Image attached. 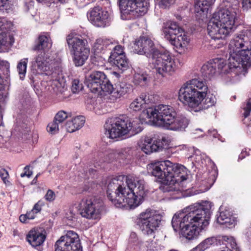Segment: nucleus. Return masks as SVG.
<instances>
[{
    "instance_id": "nucleus-1",
    "label": "nucleus",
    "mask_w": 251,
    "mask_h": 251,
    "mask_svg": "<svg viewBox=\"0 0 251 251\" xmlns=\"http://www.w3.org/2000/svg\"><path fill=\"white\" fill-rule=\"evenodd\" d=\"M210 208V203L204 201L195 203L176 213L172 220L174 230L180 231L188 240L197 238L200 232L209 224Z\"/></svg>"
},
{
    "instance_id": "nucleus-2",
    "label": "nucleus",
    "mask_w": 251,
    "mask_h": 251,
    "mask_svg": "<svg viewBox=\"0 0 251 251\" xmlns=\"http://www.w3.org/2000/svg\"><path fill=\"white\" fill-rule=\"evenodd\" d=\"M147 169L149 173L164 185L163 191L173 195L181 194L183 189L180 183L188 178L190 173L183 165L169 160L151 163Z\"/></svg>"
},
{
    "instance_id": "nucleus-3",
    "label": "nucleus",
    "mask_w": 251,
    "mask_h": 251,
    "mask_svg": "<svg viewBox=\"0 0 251 251\" xmlns=\"http://www.w3.org/2000/svg\"><path fill=\"white\" fill-rule=\"evenodd\" d=\"M133 50L135 53L146 55L149 58L151 68L163 77L173 75L177 69L175 59L171 53L167 51L160 52L148 37L141 36L136 40Z\"/></svg>"
},
{
    "instance_id": "nucleus-4",
    "label": "nucleus",
    "mask_w": 251,
    "mask_h": 251,
    "mask_svg": "<svg viewBox=\"0 0 251 251\" xmlns=\"http://www.w3.org/2000/svg\"><path fill=\"white\" fill-rule=\"evenodd\" d=\"M208 86L203 80L194 78L184 83L178 92V100L184 105L195 111L207 109L214 105L216 97L207 94Z\"/></svg>"
},
{
    "instance_id": "nucleus-5",
    "label": "nucleus",
    "mask_w": 251,
    "mask_h": 251,
    "mask_svg": "<svg viewBox=\"0 0 251 251\" xmlns=\"http://www.w3.org/2000/svg\"><path fill=\"white\" fill-rule=\"evenodd\" d=\"M142 116L157 126L174 131H183L189 123L186 117L182 115L177 116L175 109L168 105L159 104L148 108L143 111Z\"/></svg>"
},
{
    "instance_id": "nucleus-6",
    "label": "nucleus",
    "mask_w": 251,
    "mask_h": 251,
    "mask_svg": "<svg viewBox=\"0 0 251 251\" xmlns=\"http://www.w3.org/2000/svg\"><path fill=\"white\" fill-rule=\"evenodd\" d=\"M236 13L231 8H223L212 15L207 25L208 35L214 40L224 39L233 32Z\"/></svg>"
},
{
    "instance_id": "nucleus-7",
    "label": "nucleus",
    "mask_w": 251,
    "mask_h": 251,
    "mask_svg": "<svg viewBox=\"0 0 251 251\" xmlns=\"http://www.w3.org/2000/svg\"><path fill=\"white\" fill-rule=\"evenodd\" d=\"M243 37L236 34L228 45V66L230 68H243L247 70L251 67V47L240 45L239 41Z\"/></svg>"
},
{
    "instance_id": "nucleus-8",
    "label": "nucleus",
    "mask_w": 251,
    "mask_h": 251,
    "mask_svg": "<svg viewBox=\"0 0 251 251\" xmlns=\"http://www.w3.org/2000/svg\"><path fill=\"white\" fill-rule=\"evenodd\" d=\"M139 120L130 122L125 117H112L107 120L105 125V134L109 138L116 139L131 131L136 134L142 130Z\"/></svg>"
},
{
    "instance_id": "nucleus-9",
    "label": "nucleus",
    "mask_w": 251,
    "mask_h": 251,
    "mask_svg": "<svg viewBox=\"0 0 251 251\" xmlns=\"http://www.w3.org/2000/svg\"><path fill=\"white\" fill-rule=\"evenodd\" d=\"M126 182L123 196L125 207L128 206L133 209L141 203L146 195L145 181L143 179H133L129 176H126Z\"/></svg>"
},
{
    "instance_id": "nucleus-10",
    "label": "nucleus",
    "mask_w": 251,
    "mask_h": 251,
    "mask_svg": "<svg viewBox=\"0 0 251 251\" xmlns=\"http://www.w3.org/2000/svg\"><path fill=\"white\" fill-rule=\"evenodd\" d=\"M66 41L73 61L76 66H82L87 59L90 50L87 41L81 35L71 33L66 37Z\"/></svg>"
},
{
    "instance_id": "nucleus-11",
    "label": "nucleus",
    "mask_w": 251,
    "mask_h": 251,
    "mask_svg": "<svg viewBox=\"0 0 251 251\" xmlns=\"http://www.w3.org/2000/svg\"><path fill=\"white\" fill-rule=\"evenodd\" d=\"M162 35L177 51L183 52L187 49L190 39L184 30L176 22H168L162 29Z\"/></svg>"
},
{
    "instance_id": "nucleus-12",
    "label": "nucleus",
    "mask_w": 251,
    "mask_h": 251,
    "mask_svg": "<svg viewBox=\"0 0 251 251\" xmlns=\"http://www.w3.org/2000/svg\"><path fill=\"white\" fill-rule=\"evenodd\" d=\"M161 220V216L156 211L147 209L139 215L138 224L143 234L152 235Z\"/></svg>"
},
{
    "instance_id": "nucleus-13",
    "label": "nucleus",
    "mask_w": 251,
    "mask_h": 251,
    "mask_svg": "<svg viewBox=\"0 0 251 251\" xmlns=\"http://www.w3.org/2000/svg\"><path fill=\"white\" fill-rule=\"evenodd\" d=\"M85 84L92 93L100 95L102 93L109 92L113 89V85L105 75L100 71L92 73L86 79Z\"/></svg>"
},
{
    "instance_id": "nucleus-14",
    "label": "nucleus",
    "mask_w": 251,
    "mask_h": 251,
    "mask_svg": "<svg viewBox=\"0 0 251 251\" xmlns=\"http://www.w3.org/2000/svg\"><path fill=\"white\" fill-rule=\"evenodd\" d=\"M126 180V176H119L117 177L111 178L108 182L107 186V195L109 199L112 203L119 208L125 207L124 193L125 185L122 183V181Z\"/></svg>"
},
{
    "instance_id": "nucleus-15",
    "label": "nucleus",
    "mask_w": 251,
    "mask_h": 251,
    "mask_svg": "<svg viewBox=\"0 0 251 251\" xmlns=\"http://www.w3.org/2000/svg\"><path fill=\"white\" fill-rule=\"evenodd\" d=\"M102 202L93 197L83 199L78 205V210L82 217L88 219L100 218L102 210Z\"/></svg>"
},
{
    "instance_id": "nucleus-16",
    "label": "nucleus",
    "mask_w": 251,
    "mask_h": 251,
    "mask_svg": "<svg viewBox=\"0 0 251 251\" xmlns=\"http://www.w3.org/2000/svg\"><path fill=\"white\" fill-rule=\"evenodd\" d=\"M54 251H82L78 235L73 231H68L56 242Z\"/></svg>"
},
{
    "instance_id": "nucleus-17",
    "label": "nucleus",
    "mask_w": 251,
    "mask_h": 251,
    "mask_svg": "<svg viewBox=\"0 0 251 251\" xmlns=\"http://www.w3.org/2000/svg\"><path fill=\"white\" fill-rule=\"evenodd\" d=\"M89 21L95 26L105 27L110 25L109 15L107 11L96 6L87 13Z\"/></svg>"
},
{
    "instance_id": "nucleus-18",
    "label": "nucleus",
    "mask_w": 251,
    "mask_h": 251,
    "mask_svg": "<svg viewBox=\"0 0 251 251\" xmlns=\"http://www.w3.org/2000/svg\"><path fill=\"white\" fill-rule=\"evenodd\" d=\"M11 23L4 18H0V51H7L14 42L13 37L8 34Z\"/></svg>"
},
{
    "instance_id": "nucleus-19",
    "label": "nucleus",
    "mask_w": 251,
    "mask_h": 251,
    "mask_svg": "<svg viewBox=\"0 0 251 251\" xmlns=\"http://www.w3.org/2000/svg\"><path fill=\"white\" fill-rule=\"evenodd\" d=\"M51 60L49 52L40 51L31 62L32 70L38 74L45 73L50 69Z\"/></svg>"
},
{
    "instance_id": "nucleus-20",
    "label": "nucleus",
    "mask_w": 251,
    "mask_h": 251,
    "mask_svg": "<svg viewBox=\"0 0 251 251\" xmlns=\"http://www.w3.org/2000/svg\"><path fill=\"white\" fill-rule=\"evenodd\" d=\"M161 140V142L160 140L158 141H153L150 137H146L139 146L142 151L145 153L150 154L154 151H158L162 150L163 148L162 141H165V139L162 138Z\"/></svg>"
},
{
    "instance_id": "nucleus-21",
    "label": "nucleus",
    "mask_w": 251,
    "mask_h": 251,
    "mask_svg": "<svg viewBox=\"0 0 251 251\" xmlns=\"http://www.w3.org/2000/svg\"><path fill=\"white\" fill-rule=\"evenodd\" d=\"M131 90V85L125 82L119 81L115 84V87L111 92H106L110 94V99L113 101L123 98Z\"/></svg>"
},
{
    "instance_id": "nucleus-22",
    "label": "nucleus",
    "mask_w": 251,
    "mask_h": 251,
    "mask_svg": "<svg viewBox=\"0 0 251 251\" xmlns=\"http://www.w3.org/2000/svg\"><path fill=\"white\" fill-rule=\"evenodd\" d=\"M119 6L121 13V18L123 20L131 18L130 15H134L135 4L134 0H118Z\"/></svg>"
},
{
    "instance_id": "nucleus-23",
    "label": "nucleus",
    "mask_w": 251,
    "mask_h": 251,
    "mask_svg": "<svg viewBox=\"0 0 251 251\" xmlns=\"http://www.w3.org/2000/svg\"><path fill=\"white\" fill-rule=\"evenodd\" d=\"M215 0H196L195 12L199 19L206 17L208 10Z\"/></svg>"
},
{
    "instance_id": "nucleus-24",
    "label": "nucleus",
    "mask_w": 251,
    "mask_h": 251,
    "mask_svg": "<svg viewBox=\"0 0 251 251\" xmlns=\"http://www.w3.org/2000/svg\"><path fill=\"white\" fill-rule=\"evenodd\" d=\"M46 236L42 233L35 229L31 230L26 235V240L33 248L40 246L43 244Z\"/></svg>"
},
{
    "instance_id": "nucleus-25",
    "label": "nucleus",
    "mask_w": 251,
    "mask_h": 251,
    "mask_svg": "<svg viewBox=\"0 0 251 251\" xmlns=\"http://www.w3.org/2000/svg\"><path fill=\"white\" fill-rule=\"evenodd\" d=\"M85 121V118L82 116L75 117L67 121L65 125L66 130L69 132H73L81 128L84 124Z\"/></svg>"
},
{
    "instance_id": "nucleus-26",
    "label": "nucleus",
    "mask_w": 251,
    "mask_h": 251,
    "mask_svg": "<svg viewBox=\"0 0 251 251\" xmlns=\"http://www.w3.org/2000/svg\"><path fill=\"white\" fill-rule=\"evenodd\" d=\"M65 82L62 79H55L48 82V90L56 94L62 93L65 90Z\"/></svg>"
},
{
    "instance_id": "nucleus-27",
    "label": "nucleus",
    "mask_w": 251,
    "mask_h": 251,
    "mask_svg": "<svg viewBox=\"0 0 251 251\" xmlns=\"http://www.w3.org/2000/svg\"><path fill=\"white\" fill-rule=\"evenodd\" d=\"M51 42L48 35H41L38 38V43L34 47L35 50L46 51L48 52L51 47Z\"/></svg>"
},
{
    "instance_id": "nucleus-28",
    "label": "nucleus",
    "mask_w": 251,
    "mask_h": 251,
    "mask_svg": "<svg viewBox=\"0 0 251 251\" xmlns=\"http://www.w3.org/2000/svg\"><path fill=\"white\" fill-rule=\"evenodd\" d=\"M113 42L107 39L99 38L95 41L93 46V50L96 54L99 53L107 48L111 49Z\"/></svg>"
},
{
    "instance_id": "nucleus-29",
    "label": "nucleus",
    "mask_w": 251,
    "mask_h": 251,
    "mask_svg": "<svg viewBox=\"0 0 251 251\" xmlns=\"http://www.w3.org/2000/svg\"><path fill=\"white\" fill-rule=\"evenodd\" d=\"M110 62L114 64L122 72L126 70L129 67V61L125 55H119L113 59H109Z\"/></svg>"
},
{
    "instance_id": "nucleus-30",
    "label": "nucleus",
    "mask_w": 251,
    "mask_h": 251,
    "mask_svg": "<svg viewBox=\"0 0 251 251\" xmlns=\"http://www.w3.org/2000/svg\"><path fill=\"white\" fill-rule=\"evenodd\" d=\"M212 62L214 64V67L217 69V73H228L232 72L233 69L236 68H230L228 65V58L227 60V63L225 62L224 59L222 58H215L213 59Z\"/></svg>"
},
{
    "instance_id": "nucleus-31",
    "label": "nucleus",
    "mask_w": 251,
    "mask_h": 251,
    "mask_svg": "<svg viewBox=\"0 0 251 251\" xmlns=\"http://www.w3.org/2000/svg\"><path fill=\"white\" fill-rule=\"evenodd\" d=\"M201 72L203 76L207 79H211L217 73V69L214 67L212 60L202 66Z\"/></svg>"
},
{
    "instance_id": "nucleus-32",
    "label": "nucleus",
    "mask_w": 251,
    "mask_h": 251,
    "mask_svg": "<svg viewBox=\"0 0 251 251\" xmlns=\"http://www.w3.org/2000/svg\"><path fill=\"white\" fill-rule=\"evenodd\" d=\"M212 246H219V236L206 238L197 246L196 249L200 251H203Z\"/></svg>"
},
{
    "instance_id": "nucleus-33",
    "label": "nucleus",
    "mask_w": 251,
    "mask_h": 251,
    "mask_svg": "<svg viewBox=\"0 0 251 251\" xmlns=\"http://www.w3.org/2000/svg\"><path fill=\"white\" fill-rule=\"evenodd\" d=\"M217 221L220 225L227 224L228 226L233 225L234 222L230 212L227 210L221 211L217 218Z\"/></svg>"
},
{
    "instance_id": "nucleus-34",
    "label": "nucleus",
    "mask_w": 251,
    "mask_h": 251,
    "mask_svg": "<svg viewBox=\"0 0 251 251\" xmlns=\"http://www.w3.org/2000/svg\"><path fill=\"white\" fill-rule=\"evenodd\" d=\"M147 96L141 95L140 97L135 99L130 104L129 108L134 111H138L144 107V105L148 103L149 99H147Z\"/></svg>"
},
{
    "instance_id": "nucleus-35",
    "label": "nucleus",
    "mask_w": 251,
    "mask_h": 251,
    "mask_svg": "<svg viewBox=\"0 0 251 251\" xmlns=\"http://www.w3.org/2000/svg\"><path fill=\"white\" fill-rule=\"evenodd\" d=\"M135 4V13L140 15L145 14L149 5V0H134Z\"/></svg>"
},
{
    "instance_id": "nucleus-36",
    "label": "nucleus",
    "mask_w": 251,
    "mask_h": 251,
    "mask_svg": "<svg viewBox=\"0 0 251 251\" xmlns=\"http://www.w3.org/2000/svg\"><path fill=\"white\" fill-rule=\"evenodd\" d=\"M27 62L28 58H25L21 59L17 65L18 73L20 75V78L22 80H23L25 78L26 72Z\"/></svg>"
},
{
    "instance_id": "nucleus-37",
    "label": "nucleus",
    "mask_w": 251,
    "mask_h": 251,
    "mask_svg": "<svg viewBox=\"0 0 251 251\" xmlns=\"http://www.w3.org/2000/svg\"><path fill=\"white\" fill-rule=\"evenodd\" d=\"M240 34L243 37V41L241 39L239 42V43H241L240 45H244L246 47H251V30L243 31Z\"/></svg>"
},
{
    "instance_id": "nucleus-38",
    "label": "nucleus",
    "mask_w": 251,
    "mask_h": 251,
    "mask_svg": "<svg viewBox=\"0 0 251 251\" xmlns=\"http://www.w3.org/2000/svg\"><path fill=\"white\" fill-rule=\"evenodd\" d=\"M13 0H0V10L8 13L12 9Z\"/></svg>"
},
{
    "instance_id": "nucleus-39",
    "label": "nucleus",
    "mask_w": 251,
    "mask_h": 251,
    "mask_svg": "<svg viewBox=\"0 0 251 251\" xmlns=\"http://www.w3.org/2000/svg\"><path fill=\"white\" fill-rule=\"evenodd\" d=\"M133 81L135 85L144 86L147 82V76L144 74H136L134 75Z\"/></svg>"
},
{
    "instance_id": "nucleus-40",
    "label": "nucleus",
    "mask_w": 251,
    "mask_h": 251,
    "mask_svg": "<svg viewBox=\"0 0 251 251\" xmlns=\"http://www.w3.org/2000/svg\"><path fill=\"white\" fill-rule=\"evenodd\" d=\"M60 126H62V125L54 120L52 122L49 124L47 130L50 133L55 134L59 131Z\"/></svg>"
},
{
    "instance_id": "nucleus-41",
    "label": "nucleus",
    "mask_w": 251,
    "mask_h": 251,
    "mask_svg": "<svg viewBox=\"0 0 251 251\" xmlns=\"http://www.w3.org/2000/svg\"><path fill=\"white\" fill-rule=\"evenodd\" d=\"M36 214V213L32 209L27 212L25 214L21 215L19 217V220L22 223H26L27 220L34 219L35 217Z\"/></svg>"
},
{
    "instance_id": "nucleus-42",
    "label": "nucleus",
    "mask_w": 251,
    "mask_h": 251,
    "mask_svg": "<svg viewBox=\"0 0 251 251\" xmlns=\"http://www.w3.org/2000/svg\"><path fill=\"white\" fill-rule=\"evenodd\" d=\"M139 248L140 251H156L153 244L148 242L141 243Z\"/></svg>"
},
{
    "instance_id": "nucleus-43",
    "label": "nucleus",
    "mask_w": 251,
    "mask_h": 251,
    "mask_svg": "<svg viewBox=\"0 0 251 251\" xmlns=\"http://www.w3.org/2000/svg\"><path fill=\"white\" fill-rule=\"evenodd\" d=\"M119 55H125L124 53L123 48L121 45H117L114 47L113 50L111 52V55L109 59H113L115 57Z\"/></svg>"
},
{
    "instance_id": "nucleus-44",
    "label": "nucleus",
    "mask_w": 251,
    "mask_h": 251,
    "mask_svg": "<svg viewBox=\"0 0 251 251\" xmlns=\"http://www.w3.org/2000/svg\"><path fill=\"white\" fill-rule=\"evenodd\" d=\"M68 116V115L66 112L60 111L56 114L54 120L62 125V123Z\"/></svg>"
},
{
    "instance_id": "nucleus-45",
    "label": "nucleus",
    "mask_w": 251,
    "mask_h": 251,
    "mask_svg": "<svg viewBox=\"0 0 251 251\" xmlns=\"http://www.w3.org/2000/svg\"><path fill=\"white\" fill-rule=\"evenodd\" d=\"M83 88L82 84L77 79H75L73 81L72 85V91L73 93H77Z\"/></svg>"
},
{
    "instance_id": "nucleus-46",
    "label": "nucleus",
    "mask_w": 251,
    "mask_h": 251,
    "mask_svg": "<svg viewBox=\"0 0 251 251\" xmlns=\"http://www.w3.org/2000/svg\"><path fill=\"white\" fill-rule=\"evenodd\" d=\"M159 7L166 9L169 8L171 5L173 4L176 0H157Z\"/></svg>"
},
{
    "instance_id": "nucleus-47",
    "label": "nucleus",
    "mask_w": 251,
    "mask_h": 251,
    "mask_svg": "<svg viewBox=\"0 0 251 251\" xmlns=\"http://www.w3.org/2000/svg\"><path fill=\"white\" fill-rule=\"evenodd\" d=\"M56 197L54 192L51 190H48L45 196V198L46 201L49 202L53 201Z\"/></svg>"
},
{
    "instance_id": "nucleus-48",
    "label": "nucleus",
    "mask_w": 251,
    "mask_h": 251,
    "mask_svg": "<svg viewBox=\"0 0 251 251\" xmlns=\"http://www.w3.org/2000/svg\"><path fill=\"white\" fill-rule=\"evenodd\" d=\"M44 205V202L42 201H39L32 209L35 213H38L41 210L42 207Z\"/></svg>"
},
{
    "instance_id": "nucleus-49",
    "label": "nucleus",
    "mask_w": 251,
    "mask_h": 251,
    "mask_svg": "<svg viewBox=\"0 0 251 251\" xmlns=\"http://www.w3.org/2000/svg\"><path fill=\"white\" fill-rule=\"evenodd\" d=\"M24 172L21 174V177H24L25 176H27V177H30L33 173L32 171L29 170V166L27 165L24 168Z\"/></svg>"
},
{
    "instance_id": "nucleus-50",
    "label": "nucleus",
    "mask_w": 251,
    "mask_h": 251,
    "mask_svg": "<svg viewBox=\"0 0 251 251\" xmlns=\"http://www.w3.org/2000/svg\"><path fill=\"white\" fill-rule=\"evenodd\" d=\"M243 109L244 110V116L245 118H247L250 115L251 111V102L248 101Z\"/></svg>"
},
{
    "instance_id": "nucleus-51",
    "label": "nucleus",
    "mask_w": 251,
    "mask_h": 251,
    "mask_svg": "<svg viewBox=\"0 0 251 251\" xmlns=\"http://www.w3.org/2000/svg\"><path fill=\"white\" fill-rule=\"evenodd\" d=\"M8 176V173L5 169H3L0 170V176L5 183H6V181H8L7 178Z\"/></svg>"
},
{
    "instance_id": "nucleus-52",
    "label": "nucleus",
    "mask_w": 251,
    "mask_h": 251,
    "mask_svg": "<svg viewBox=\"0 0 251 251\" xmlns=\"http://www.w3.org/2000/svg\"><path fill=\"white\" fill-rule=\"evenodd\" d=\"M9 65L7 62L4 61H0V72L2 71V69H5L6 74L9 73Z\"/></svg>"
},
{
    "instance_id": "nucleus-53",
    "label": "nucleus",
    "mask_w": 251,
    "mask_h": 251,
    "mask_svg": "<svg viewBox=\"0 0 251 251\" xmlns=\"http://www.w3.org/2000/svg\"><path fill=\"white\" fill-rule=\"evenodd\" d=\"M33 1L31 0H26L25 2V6L26 11H29L33 8Z\"/></svg>"
},
{
    "instance_id": "nucleus-54",
    "label": "nucleus",
    "mask_w": 251,
    "mask_h": 251,
    "mask_svg": "<svg viewBox=\"0 0 251 251\" xmlns=\"http://www.w3.org/2000/svg\"><path fill=\"white\" fill-rule=\"evenodd\" d=\"M75 214H74L71 211H69L66 213V218L70 221H73L75 218Z\"/></svg>"
},
{
    "instance_id": "nucleus-55",
    "label": "nucleus",
    "mask_w": 251,
    "mask_h": 251,
    "mask_svg": "<svg viewBox=\"0 0 251 251\" xmlns=\"http://www.w3.org/2000/svg\"><path fill=\"white\" fill-rule=\"evenodd\" d=\"M129 240L132 242H135L137 241V236L135 233L132 232L130 235Z\"/></svg>"
},
{
    "instance_id": "nucleus-56",
    "label": "nucleus",
    "mask_w": 251,
    "mask_h": 251,
    "mask_svg": "<svg viewBox=\"0 0 251 251\" xmlns=\"http://www.w3.org/2000/svg\"><path fill=\"white\" fill-rule=\"evenodd\" d=\"M8 138H4L1 135H0V147H2L4 144L7 141Z\"/></svg>"
},
{
    "instance_id": "nucleus-57",
    "label": "nucleus",
    "mask_w": 251,
    "mask_h": 251,
    "mask_svg": "<svg viewBox=\"0 0 251 251\" xmlns=\"http://www.w3.org/2000/svg\"><path fill=\"white\" fill-rule=\"evenodd\" d=\"M242 4L243 7H249L251 8V0H243Z\"/></svg>"
},
{
    "instance_id": "nucleus-58",
    "label": "nucleus",
    "mask_w": 251,
    "mask_h": 251,
    "mask_svg": "<svg viewBox=\"0 0 251 251\" xmlns=\"http://www.w3.org/2000/svg\"><path fill=\"white\" fill-rule=\"evenodd\" d=\"M107 155H108V153L107 152L104 153V156H105L106 157L104 158H103H103H101L102 161H103V162H104V161H108L109 160V159H107ZM100 158H102V154H100Z\"/></svg>"
},
{
    "instance_id": "nucleus-59",
    "label": "nucleus",
    "mask_w": 251,
    "mask_h": 251,
    "mask_svg": "<svg viewBox=\"0 0 251 251\" xmlns=\"http://www.w3.org/2000/svg\"><path fill=\"white\" fill-rule=\"evenodd\" d=\"M2 111H3V109L2 108L1 106H0V122L1 121V120L2 119V117H3ZM1 126H3V124L2 122L0 123V127Z\"/></svg>"
},
{
    "instance_id": "nucleus-60",
    "label": "nucleus",
    "mask_w": 251,
    "mask_h": 251,
    "mask_svg": "<svg viewBox=\"0 0 251 251\" xmlns=\"http://www.w3.org/2000/svg\"><path fill=\"white\" fill-rule=\"evenodd\" d=\"M244 153L247 155V153L246 152V151H242L241 153L239 155V159H243L244 157H245V155H244Z\"/></svg>"
},
{
    "instance_id": "nucleus-61",
    "label": "nucleus",
    "mask_w": 251,
    "mask_h": 251,
    "mask_svg": "<svg viewBox=\"0 0 251 251\" xmlns=\"http://www.w3.org/2000/svg\"><path fill=\"white\" fill-rule=\"evenodd\" d=\"M40 173H38V174L36 176L34 177V178L33 179V182H34V181H36V180H37V178L39 177V176H40Z\"/></svg>"
},
{
    "instance_id": "nucleus-62",
    "label": "nucleus",
    "mask_w": 251,
    "mask_h": 251,
    "mask_svg": "<svg viewBox=\"0 0 251 251\" xmlns=\"http://www.w3.org/2000/svg\"><path fill=\"white\" fill-rule=\"evenodd\" d=\"M113 74H114V75H115L117 77H119V74L118 73H117V72H114L113 73Z\"/></svg>"
},
{
    "instance_id": "nucleus-63",
    "label": "nucleus",
    "mask_w": 251,
    "mask_h": 251,
    "mask_svg": "<svg viewBox=\"0 0 251 251\" xmlns=\"http://www.w3.org/2000/svg\"><path fill=\"white\" fill-rule=\"evenodd\" d=\"M225 0L226 1L228 2H231L232 0Z\"/></svg>"
},
{
    "instance_id": "nucleus-64",
    "label": "nucleus",
    "mask_w": 251,
    "mask_h": 251,
    "mask_svg": "<svg viewBox=\"0 0 251 251\" xmlns=\"http://www.w3.org/2000/svg\"><path fill=\"white\" fill-rule=\"evenodd\" d=\"M176 198H180V195H179L178 196L176 197Z\"/></svg>"
}]
</instances>
